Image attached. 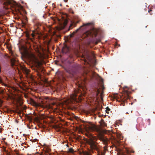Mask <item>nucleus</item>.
Returning a JSON list of instances; mask_svg holds the SVG:
<instances>
[{"mask_svg": "<svg viewBox=\"0 0 155 155\" xmlns=\"http://www.w3.org/2000/svg\"><path fill=\"white\" fill-rule=\"evenodd\" d=\"M91 129L93 131H95L97 133V136H91L89 139L87 140V143L90 145V147L92 150H96L97 151L99 150L97 145L98 143L96 142L98 139L102 142L104 144H107V138L104 136L100 127L96 126H93L91 127Z\"/></svg>", "mask_w": 155, "mask_h": 155, "instance_id": "nucleus-1", "label": "nucleus"}, {"mask_svg": "<svg viewBox=\"0 0 155 155\" xmlns=\"http://www.w3.org/2000/svg\"><path fill=\"white\" fill-rule=\"evenodd\" d=\"M29 58L30 61L35 65L37 72L41 71L42 70L41 66L42 65V63L33 54H31L30 55Z\"/></svg>", "mask_w": 155, "mask_h": 155, "instance_id": "nucleus-2", "label": "nucleus"}, {"mask_svg": "<svg viewBox=\"0 0 155 155\" xmlns=\"http://www.w3.org/2000/svg\"><path fill=\"white\" fill-rule=\"evenodd\" d=\"M93 25V23L92 22L88 23L86 24H83V25L81 26L79 28L77 29L74 31L73 33L70 34V36L71 38H72L74 37L75 34L77 33L79 30L81 29L83 27H84V28H83L82 29H84L86 28L87 27L89 26H92Z\"/></svg>", "mask_w": 155, "mask_h": 155, "instance_id": "nucleus-3", "label": "nucleus"}, {"mask_svg": "<svg viewBox=\"0 0 155 155\" xmlns=\"http://www.w3.org/2000/svg\"><path fill=\"white\" fill-rule=\"evenodd\" d=\"M64 70L68 74L74 76L77 73L78 69L76 68H71L68 67H64Z\"/></svg>", "mask_w": 155, "mask_h": 155, "instance_id": "nucleus-4", "label": "nucleus"}, {"mask_svg": "<svg viewBox=\"0 0 155 155\" xmlns=\"http://www.w3.org/2000/svg\"><path fill=\"white\" fill-rule=\"evenodd\" d=\"M98 33L97 30L94 28H93L90 31H87V36H92V37H96Z\"/></svg>", "mask_w": 155, "mask_h": 155, "instance_id": "nucleus-5", "label": "nucleus"}, {"mask_svg": "<svg viewBox=\"0 0 155 155\" xmlns=\"http://www.w3.org/2000/svg\"><path fill=\"white\" fill-rule=\"evenodd\" d=\"M6 56H7V57L10 59V65L12 68H13L14 66H17L18 61L15 58H11L10 56H8L7 54L6 55Z\"/></svg>", "mask_w": 155, "mask_h": 155, "instance_id": "nucleus-6", "label": "nucleus"}, {"mask_svg": "<svg viewBox=\"0 0 155 155\" xmlns=\"http://www.w3.org/2000/svg\"><path fill=\"white\" fill-rule=\"evenodd\" d=\"M81 90H77L75 92L74 96L75 97H76L77 96L78 97H81L83 95V94L81 93Z\"/></svg>", "mask_w": 155, "mask_h": 155, "instance_id": "nucleus-7", "label": "nucleus"}, {"mask_svg": "<svg viewBox=\"0 0 155 155\" xmlns=\"http://www.w3.org/2000/svg\"><path fill=\"white\" fill-rule=\"evenodd\" d=\"M69 48L67 46L64 45L62 48V51L63 53H66L69 51Z\"/></svg>", "mask_w": 155, "mask_h": 155, "instance_id": "nucleus-8", "label": "nucleus"}, {"mask_svg": "<svg viewBox=\"0 0 155 155\" xmlns=\"http://www.w3.org/2000/svg\"><path fill=\"white\" fill-rule=\"evenodd\" d=\"M31 104L35 107H38L40 106V104L35 101L33 99L31 100Z\"/></svg>", "mask_w": 155, "mask_h": 155, "instance_id": "nucleus-9", "label": "nucleus"}, {"mask_svg": "<svg viewBox=\"0 0 155 155\" xmlns=\"http://www.w3.org/2000/svg\"><path fill=\"white\" fill-rule=\"evenodd\" d=\"M2 86H7V85L4 84L2 81V80L1 76H0V88L2 87Z\"/></svg>", "mask_w": 155, "mask_h": 155, "instance_id": "nucleus-10", "label": "nucleus"}, {"mask_svg": "<svg viewBox=\"0 0 155 155\" xmlns=\"http://www.w3.org/2000/svg\"><path fill=\"white\" fill-rule=\"evenodd\" d=\"M76 24H75L73 23H71L69 26V28L68 29V31L70 30L73 27H75L76 26Z\"/></svg>", "mask_w": 155, "mask_h": 155, "instance_id": "nucleus-11", "label": "nucleus"}, {"mask_svg": "<svg viewBox=\"0 0 155 155\" xmlns=\"http://www.w3.org/2000/svg\"><path fill=\"white\" fill-rule=\"evenodd\" d=\"M23 72L24 73L28 74L30 72V71L27 68H25L24 69Z\"/></svg>", "mask_w": 155, "mask_h": 155, "instance_id": "nucleus-12", "label": "nucleus"}, {"mask_svg": "<svg viewBox=\"0 0 155 155\" xmlns=\"http://www.w3.org/2000/svg\"><path fill=\"white\" fill-rule=\"evenodd\" d=\"M56 104V103L53 102H51L49 104V106L50 108H52V106L55 105Z\"/></svg>", "mask_w": 155, "mask_h": 155, "instance_id": "nucleus-13", "label": "nucleus"}, {"mask_svg": "<svg viewBox=\"0 0 155 155\" xmlns=\"http://www.w3.org/2000/svg\"><path fill=\"white\" fill-rule=\"evenodd\" d=\"M68 152L71 153H73L74 150L72 148H71L68 149Z\"/></svg>", "mask_w": 155, "mask_h": 155, "instance_id": "nucleus-14", "label": "nucleus"}, {"mask_svg": "<svg viewBox=\"0 0 155 155\" xmlns=\"http://www.w3.org/2000/svg\"><path fill=\"white\" fill-rule=\"evenodd\" d=\"M8 48V50H9L10 53L11 54V55L12 56H13V52L12 51V50H11V48L10 47H9V48Z\"/></svg>", "mask_w": 155, "mask_h": 155, "instance_id": "nucleus-15", "label": "nucleus"}, {"mask_svg": "<svg viewBox=\"0 0 155 155\" xmlns=\"http://www.w3.org/2000/svg\"><path fill=\"white\" fill-rule=\"evenodd\" d=\"M108 140L107 139V144H105V146L104 147V149L105 150H107V146L108 145Z\"/></svg>", "mask_w": 155, "mask_h": 155, "instance_id": "nucleus-16", "label": "nucleus"}, {"mask_svg": "<svg viewBox=\"0 0 155 155\" xmlns=\"http://www.w3.org/2000/svg\"><path fill=\"white\" fill-rule=\"evenodd\" d=\"M97 95H98L100 93V91L98 88H97L96 90Z\"/></svg>", "mask_w": 155, "mask_h": 155, "instance_id": "nucleus-17", "label": "nucleus"}, {"mask_svg": "<svg viewBox=\"0 0 155 155\" xmlns=\"http://www.w3.org/2000/svg\"><path fill=\"white\" fill-rule=\"evenodd\" d=\"M110 110V109L108 107H107L106 108V111L107 113H109V111Z\"/></svg>", "mask_w": 155, "mask_h": 155, "instance_id": "nucleus-18", "label": "nucleus"}, {"mask_svg": "<svg viewBox=\"0 0 155 155\" xmlns=\"http://www.w3.org/2000/svg\"><path fill=\"white\" fill-rule=\"evenodd\" d=\"M67 20H65L64 21V26H66L67 25Z\"/></svg>", "mask_w": 155, "mask_h": 155, "instance_id": "nucleus-19", "label": "nucleus"}, {"mask_svg": "<svg viewBox=\"0 0 155 155\" xmlns=\"http://www.w3.org/2000/svg\"><path fill=\"white\" fill-rule=\"evenodd\" d=\"M126 96H127V98H126V99H125L124 100V101H126V99L130 98L128 94H127Z\"/></svg>", "mask_w": 155, "mask_h": 155, "instance_id": "nucleus-20", "label": "nucleus"}, {"mask_svg": "<svg viewBox=\"0 0 155 155\" xmlns=\"http://www.w3.org/2000/svg\"><path fill=\"white\" fill-rule=\"evenodd\" d=\"M147 121L149 123L148 125H150V119H148L147 120Z\"/></svg>", "mask_w": 155, "mask_h": 155, "instance_id": "nucleus-21", "label": "nucleus"}, {"mask_svg": "<svg viewBox=\"0 0 155 155\" xmlns=\"http://www.w3.org/2000/svg\"><path fill=\"white\" fill-rule=\"evenodd\" d=\"M148 12L150 13V15H152V13H150V12L152 11V10L151 9H150V10L148 9Z\"/></svg>", "mask_w": 155, "mask_h": 155, "instance_id": "nucleus-22", "label": "nucleus"}, {"mask_svg": "<svg viewBox=\"0 0 155 155\" xmlns=\"http://www.w3.org/2000/svg\"><path fill=\"white\" fill-rule=\"evenodd\" d=\"M31 35L33 37H34L35 36V35L34 33H32L31 34Z\"/></svg>", "mask_w": 155, "mask_h": 155, "instance_id": "nucleus-23", "label": "nucleus"}, {"mask_svg": "<svg viewBox=\"0 0 155 155\" xmlns=\"http://www.w3.org/2000/svg\"><path fill=\"white\" fill-rule=\"evenodd\" d=\"M64 1L65 2H68V0H64Z\"/></svg>", "mask_w": 155, "mask_h": 155, "instance_id": "nucleus-24", "label": "nucleus"}, {"mask_svg": "<svg viewBox=\"0 0 155 155\" xmlns=\"http://www.w3.org/2000/svg\"><path fill=\"white\" fill-rule=\"evenodd\" d=\"M100 41L99 40H98L96 42V44H97L98 42H100Z\"/></svg>", "mask_w": 155, "mask_h": 155, "instance_id": "nucleus-25", "label": "nucleus"}, {"mask_svg": "<svg viewBox=\"0 0 155 155\" xmlns=\"http://www.w3.org/2000/svg\"><path fill=\"white\" fill-rule=\"evenodd\" d=\"M101 155H104V153L101 152Z\"/></svg>", "mask_w": 155, "mask_h": 155, "instance_id": "nucleus-26", "label": "nucleus"}, {"mask_svg": "<svg viewBox=\"0 0 155 155\" xmlns=\"http://www.w3.org/2000/svg\"><path fill=\"white\" fill-rule=\"evenodd\" d=\"M8 4H10V2L9 1H8L7 2Z\"/></svg>", "mask_w": 155, "mask_h": 155, "instance_id": "nucleus-27", "label": "nucleus"}, {"mask_svg": "<svg viewBox=\"0 0 155 155\" xmlns=\"http://www.w3.org/2000/svg\"><path fill=\"white\" fill-rule=\"evenodd\" d=\"M2 101L0 99V103L2 104Z\"/></svg>", "mask_w": 155, "mask_h": 155, "instance_id": "nucleus-28", "label": "nucleus"}, {"mask_svg": "<svg viewBox=\"0 0 155 155\" xmlns=\"http://www.w3.org/2000/svg\"><path fill=\"white\" fill-rule=\"evenodd\" d=\"M104 126H105V125H106H106H107L106 124H105L104 122Z\"/></svg>", "mask_w": 155, "mask_h": 155, "instance_id": "nucleus-29", "label": "nucleus"}, {"mask_svg": "<svg viewBox=\"0 0 155 155\" xmlns=\"http://www.w3.org/2000/svg\"><path fill=\"white\" fill-rule=\"evenodd\" d=\"M4 4H5V5H6V4H5V3H4Z\"/></svg>", "mask_w": 155, "mask_h": 155, "instance_id": "nucleus-30", "label": "nucleus"}, {"mask_svg": "<svg viewBox=\"0 0 155 155\" xmlns=\"http://www.w3.org/2000/svg\"><path fill=\"white\" fill-rule=\"evenodd\" d=\"M61 5H62L61 4H60V6H61Z\"/></svg>", "mask_w": 155, "mask_h": 155, "instance_id": "nucleus-31", "label": "nucleus"}]
</instances>
